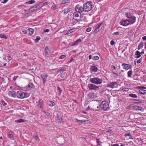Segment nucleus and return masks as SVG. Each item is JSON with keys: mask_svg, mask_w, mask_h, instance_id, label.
Returning a JSON list of instances; mask_svg holds the SVG:
<instances>
[{"mask_svg": "<svg viewBox=\"0 0 146 146\" xmlns=\"http://www.w3.org/2000/svg\"><path fill=\"white\" fill-rule=\"evenodd\" d=\"M144 49H143L142 50V51H141V52H140L141 53V54H142V55L143 54H144Z\"/></svg>", "mask_w": 146, "mask_h": 146, "instance_id": "obj_63", "label": "nucleus"}, {"mask_svg": "<svg viewBox=\"0 0 146 146\" xmlns=\"http://www.w3.org/2000/svg\"><path fill=\"white\" fill-rule=\"evenodd\" d=\"M40 38L39 36H37L36 37V38L35 40V41H36V42H38L39 40H40Z\"/></svg>", "mask_w": 146, "mask_h": 146, "instance_id": "obj_40", "label": "nucleus"}, {"mask_svg": "<svg viewBox=\"0 0 146 146\" xmlns=\"http://www.w3.org/2000/svg\"><path fill=\"white\" fill-rule=\"evenodd\" d=\"M111 69H113L114 70H115L116 69V67L114 65H111Z\"/></svg>", "mask_w": 146, "mask_h": 146, "instance_id": "obj_50", "label": "nucleus"}, {"mask_svg": "<svg viewBox=\"0 0 146 146\" xmlns=\"http://www.w3.org/2000/svg\"><path fill=\"white\" fill-rule=\"evenodd\" d=\"M127 20L129 25L133 24L134 23L135 21L136 17L134 16L129 18V19Z\"/></svg>", "mask_w": 146, "mask_h": 146, "instance_id": "obj_8", "label": "nucleus"}, {"mask_svg": "<svg viewBox=\"0 0 146 146\" xmlns=\"http://www.w3.org/2000/svg\"><path fill=\"white\" fill-rule=\"evenodd\" d=\"M81 40L80 39H78L73 44V45L74 46L75 45H77L78 44V42H81Z\"/></svg>", "mask_w": 146, "mask_h": 146, "instance_id": "obj_33", "label": "nucleus"}, {"mask_svg": "<svg viewBox=\"0 0 146 146\" xmlns=\"http://www.w3.org/2000/svg\"><path fill=\"white\" fill-rule=\"evenodd\" d=\"M103 23H98L96 27V28H98V29H100V28L101 26L102 25V24Z\"/></svg>", "mask_w": 146, "mask_h": 146, "instance_id": "obj_39", "label": "nucleus"}, {"mask_svg": "<svg viewBox=\"0 0 146 146\" xmlns=\"http://www.w3.org/2000/svg\"><path fill=\"white\" fill-rule=\"evenodd\" d=\"M125 136L126 137H128V138H127L128 139H133L131 135L129 133H127L126 134H125Z\"/></svg>", "mask_w": 146, "mask_h": 146, "instance_id": "obj_22", "label": "nucleus"}, {"mask_svg": "<svg viewBox=\"0 0 146 146\" xmlns=\"http://www.w3.org/2000/svg\"><path fill=\"white\" fill-rule=\"evenodd\" d=\"M49 31V30L48 29H46L44 31V32H48Z\"/></svg>", "mask_w": 146, "mask_h": 146, "instance_id": "obj_62", "label": "nucleus"}, {"mask_svg": "<svg viewBox=\"0 0 146 146\" xmlns=\"http://www.w3.org/2000/svg\"><path fill=\"white\" fill-rule=\"evenodd\" d=\"M48 46H46L45 49V54L46 56H47L48 54Z\"/></svg>", "mask_w": 146, "mask_h": 146, "instance_id": "obj_27", "label": "nucleus"}, {"mask_svg": "<svg viewBox=\"0 0 146 146\" xmlns=\"http://www.w3.org/2000/svg\"><path fill=\"white\" fill-rule=\"evenodd\" d=\"M100 29H98V28H96V29H95L94 33H97L99 31Z\"/></svg>", "mask_w": 146, "mask_h": 146, "instance_id": "obj_45", "label": "nucleus"}, {"mask_svg": "<svg viewBox=\"0 0 146 146\" xmlns=\"http://www.w3.org/2000/svg\"><path fill=\"white\" fill-rule=\"evenodd\" d=\"M26 120L23 119H18L17 120H16L15 121V122H18V123H23L24 122L26 121Z\"/></svg>", "mask_w": 146, "mask_h": 146, "instance_id": "obj_26", "label": "nucleus"}, {"mask_svg": "<svg viewBox=\"0 0 146 146\" xmlns=\"http://www.w3.org/2000/svg\"><path fill=\"white\" fill-rule=\"evenodd\" d=\"M120 24L121 25L124 26H126L129 25L127 20H122L120 22Z\"/></svg>", "mask_w": 146, "mask_h": 146, "instance_id": "obj_12", "label": "nucleus"}, {"mask_svg": "<svg viewBox=\"0 0 146 146\" xmlns=\"http://www.w3.org/2000/svg\"><path fill=\"white\" fill-rule=\"evenodd\" d=\"M91 30H92V28L88 27L86 29V31L87 32H90L91 31Z\"/></svg>", "mask_w": 146, "mask_h": 146, "instance_id": "obj_44", "label": "nucleus"}, {"mask_svg": "<svg viewBox=\"0 0 146 146\" xmlns=\"http://www.w3.org/2000/svg\"><path fill=\"white\" fill-rule=\"evenodd\" d=\"M69 1L68 0H62L61 1L62 4H65L69 3Z\"/></svg>", "mask_w": 146, "mask_h": 146, "instance_id": "obj_38", "label": "nucleus"}, {"mask_svg": "<svg viewBox=\"0 0 146 146\" xmlns=\"http://www.w3.org/2000/svg\"><path fill=\"white\" fill-rule=\"evenodd\" d=\"M8 95L11 97L15 98L17 97V93L14 91H9L8 93Z\"/></svg>", "mask_w": 146, "mask_h": 146, "instance_id": "obj_10", "label": "nucleus"}, {"mask_svg": "<svg viewBox=\"0 0 146 146\" xmlns=\"http://www.w3.org/2000/svg\"><path fill=\"white\" fill-rule=\"evenodd\" d=\"M142 39L143 40H146V36L143 37Z\"/></svg>", "mask_w": 146, "mask_h": 146, "instance_id": "obj_61", "label": "nucleus"}, {"mask_svg": "<svg viewBox=\"0 0 146 146\" xmlns=\"http://www.w3.org/2000/svg\"><path fill=\"white\" fill-rule=\"evenodd\" d=\"M132 70H129L127 72V76L128 77H130L132 75Z\"/></svg>", "mask_w": 146, "mask_h": 146, "instance_id": "obj_36", "label": "nucleus"}, {"mask_svg": "<svg viewBox=\"0 0 146 146\" xmlns=\"http://www.w3.org/2000/svg\"><path fill=\"white\" fill-rule=\"evenodd\" d=\"M90 70L93 72H97L98 70V68L95 66H93L91 67Z\"/></svg>", "mask_w": 146, "mask_h": 146, "instance_id": "obj_20", "label": "nucleus"}, {"mask_svg": "<svg viewBox=\"0 0 146 146\" xmlns=\"http://www.w3.org/2000/svg\"><path fill=\"white\" fill-rule=\"evenodd\" d=\"M47 104L50 106H53L55 104V103L54 102L50 101H48Z\"/></svg>", "mask_w": 146, "mask_h": 146, "instance_id": "obj_23", "label": "nucleus"}, {"mask_svg": "<svg viewBox=\"0 0 146 146\" xmlns=\"http://www.w3.org/2000/svg\"><path fill=\"white\" fill-rule=\"evenodd\" d=\"M30 94L29 93L23 92L22 91H18L17 93V97L18 98L23 99L29 97Z\"/></svg>", "mask_w": 146, "mask_h": 146, "instance_id": "obj_2", "label": "nucleus"}, {"mask_svg": "<svg viewBox=\"0 0 146 146\" xmlns=\"http://www.w3.org/2000/svg\"><path fill=\"white\" fill-rule=\"evenodd\" d=\"M110 146H119V145L117 144H112Z\"/></svg>", "mask_w": 146, "mask_h": 146, "instance_id": "obj_60", "label": "nucleus"}, {"mask_svg": "<svg viewBox=\"0 0 146 146\" xmlns=\"http://www.w3.org/2000/svg\"><path fill=\"white\" fill-rule=\"evenodd\" d=\"M101 108L104 110L106 111L109 108L108 103L106 101H103L100 105Z\"/></svg>", "mask_w": 146, "mask_h": 146, "instance_id": "obj_5", "label": "nucleus"}, {"mask_svg": "<svg viewBox=\"0 0 146 146\" xmlns=\"http://www.w3.org/2000/svg\"><path fill=\"white\" fill-rule=\"evenodd\" d=\"M135 54L136 56L135 58H139L142 55L140 52L138 50H137L136 51Z\"/></svg>", "mask_w": 146, "mask_h": 146, "instance_id": "obj_16", "label": "nucleus"}, {"mask_svg": "<svg viewBox=\"0 0 146 146\" xmlns=\"http://www.w3.org/2000/svg\"><path fill=\"white\" fill-rule=\"evenodd\" d=\"M66 56L65 55H62L60 57L59 59H62L64 58Z\"/></svg>", "mask_w": 146, "mask_h": 146, "instance_id": "obj_47", "label": "nucleus"}, {"mask_svg": "<svg viewBox=\"0 0 146 146\" xmlns=\"http://www.w3.org/2000/svg\"><path fill=\"white\" fill-rule=\"evenodd\" d=\"M122 66H123V68L125 69L126 70H128L130 67V66L129 64L125 63L122 64Z\"/></svg>", "mask_w": 146, "mask_h": 146, "instance_id": "obj_15", "label": "nucleus"}, {"mask_svg": "<svg viewBox=\"0 0 146 146\" xmlns=\"http://www.w3.org/2000/svg\"><path fill=\"white\" fill-rule=\"evenodd\" d=\"M27 31L29 34L31 35L33 34L34 30L33 29L29 28L28 29Z\"/></svg>", "mask_w": 146, "mask_h": 146, "instance_id": "obj_21", "label": "nucleus"}, {"mask_svg": "<svg viewBox=\"0 0 146 146\" xmlns=\"http://www.w3.org/2000/svg\"><path fill=\"white\" fill-rule=\"evenodd\" d=\"M96 141H97V142L98 143V144L100 143V140L98 139H97Z\"/></svg>", "mask_w": 146, "mask_h": 146, "instance_id": "obj_64", "label": "nucleus"}, {"mask_svg": "<svg viewBox=\"0 0 146 146\" xmlns=\"http://www.w3.org/2000/svg\"><path fill=\"white\" fill-rule=\"evenodd\" d=\"M139 92L141 94H144L146 93V90L144 89L143 88H139Z\"/></svg>", "mask_w": 146, "mask_h": 146, "instance_id": "obj_17", "label": "nucleus"}, {"mask_svg": "<svg viewBox=\"0 0 146 146\" xmlns=\"http://www.w3.org/2000/svg\"><path fill=\"white\" fill-rule=\"evenodd\" d=\"M8 0H0V1L1 3L4 4L6 3Z\"/></svg>", "mask_w": 146, "mask_h": 146, "instance_id": "obj_43", "label": "nucleus"}, {"mask_svg": "<svg viewBox=\"0 0 146 146\" xmlns=\"http://www.w3.org/2000/svg\"><path fill=\"white\" fill-rule=\"evenodd\" d=\"M76 121L78 122H81L82 123H85L86 122V120H78L77 119H76Z\"/></svg>", "mask_w": 146, "mask_h": 146, "instance_id": "obj_35", "label": "nucleus"}, {"mask_svg": "<svg viewBox=\"0 0 146 146\" xmlns=\"http://www.w3.org/2000/svg\"><path fill=\"white\" fill-rule=\"evenodd\" d=\"M129 96L133 98H136L137 97V96L136 94H129Z\"/></svg>", "mask_w": 146, "mask_h": 146, "instance_id": "obj_31", "label": "nucleus"}, {"mask_svg": "<svg viewBox=\"0 0 146 146\" xmlns=\"http://www.w3.org/2000/svg\"><path fill=\"white\" fill-rule=\"evenodd\" d=\"M92 59L93 60H98L99 59V58L98 56H95L93 57L92 58Z\"/></svg>", "mask_w": 146, "mask_h": 146, "instance_id": "obj_42", "label": "nucleus"}, {"mask_svg": "<svg viewBox=\"0 0 146 146\" xmlns=\"http://www.w3.org/2000/svg\"><path fill=\"white\" fill-rule=\"evenodd\" d=\"M115 42L113 40H112L110 42V44L111 45H113L115 44Z\"/></svg>", "mask_w": 146, "mask_h": 146, "instance_id": "obj_48", "label": "nucleus"}, {"mask_svg": "<svg viewBox=\"0 0 146 146\" xmlns=\"http://www.w3.org/2000/svg\"><path fill=\"white\" fill-rule=\"evenodd\" d=\"M83 7L84 12H88L90 11L92 9V3L90 1L87 2L84 4Z\"/></svg>", "mask_w": 146, "mask_h": 146, "instance_id": "obj_4", "label": "nucleus"}, {"mask_svg": "<svg viewBox=\"0 0 146 146\" xmlns=\"http://www.w3.org/2000/svg\"><path fill=\"white\" fill-rule=\"evenodd\" d=\"M22 32L24 34H27V30L25 29L23 30Z\"/></svg>", "mask_w": 146, "mask_h": 146, "instance_id": "obj_51", "label": "nucleus"}, {"mask_svg": "<svg viewBox=\"0 0 146 146\" xmlns=\"http://www.w3.org/2000/svg\"><path fill=\"white\" fill-rule=\"evenodd\" d=\"M114 34L116 35H119V32H116L114 33Z\"/></svg>", "mask_w": 146, "mask_h": 146, "instance_id": "obj_58", "label": "nucleus"}, {"mask_svg": "<svg viewBox=\"0 0 146 146\" xmlns=\"http://www.w3.org/2000/svg\"><path fill=\"white\" fill-rule=\"evenodd\" d=\"M126 16L127 17L129 18L131 17H133V16L130 13H127L125 14Z\"/></svg>", "mask_w": 146, "mask_h": 146, "instance_id": "obj_30", "label": "nucleus"}, {"mask_svg": "<svg viewBox=\"0 0 146 146\" xmlns=\"http://www.w3.org/2000/svg\"><path fill=\"white\" fill-rule=\"evenodd\" d=\"M44 112L47 116H48L50 115V113H49L48 112H46L45 111H44Z\"/></svg>", "mask_w": 146, "mask_h": 146, "instance_id": "obj_55", "label": "nucleus"}, {"mask_svg": "<svg viewBox=\"0 0 146 146\" xmlns=\"http://www.w3.org/2000/svg\"><path fill=\"white\" fill-rule=\"evenodd\" d=\"M117 84L116 82H112L110 84H108V87L112 88H113L115 87V86Z\"/></svg>", "mask_w": 146, "mask_h": 146, "instance_id": "obj_14", "label": "nucleus"}, {"mask_svg": "<svg viewBox=\"0 0 146 146\" xmlns=\"http://www.w3.org/2000/svg\"><path fill=\"white\" fill-rule=\"evenodd\" d=\"M18 77V76H15L13 78V80H14V81H15Z\"/></svg>", "mask_w": 146, "mask_h": 146, "instance_id": "obj_52", "label": "nucleus"}, {"mask_svg": "<svg viewBox=\"0 0 146 146\" xmlns=\"http://www.w3.org/2000/svg\"><path fill=\"white\" fill-rule=\"evenodd\" d=\"M7 57L8 60L9 61L11 60L12 59L11 57L10 56H8Z\"/></svg>", "mask_w": 146, "mask_h": 146, "instance_id": "obj_53", "label": "nucleus"}, {"mask_svg": "<svg viewBox=\"0 0 146 146\" xmlns=\"http://www.w3.org/2000/svg\"><path fill=\"white\" fill-rule=\"evenodd\" d=\"M132 109L133 110L141 111H143L144 110L143 109L141 106H132Z\"/></svg>", "mask_w": 146, "mask_h": 146, "instance_id": "obj_11", "label": "nucleus"}, {"mask_svg": "<svg viewBox=\"0 0 146 146\" xmlns=\"http://www.w3.org/2000/svg\"><path fill=\"white\" fill-rule=\"evenodd\" d=\"M70 11V9H64L63 11H62V12L64 14H67L68 12Z\"/></svg>", "mask_w": 146, "mask_h": 146, "instance_id": "obj_29", "label": "nucleus"}, {"mask_svg": "<svg viewBox=\"0 0 146 146\" xmlns=\"http://www.w3.org/2000/svg\"><path fill=\"white\" fill-rule=\"evenodd\" d=\"M35 1L34 0H31L30 1L25 2V4L30 5L35 3Z\"/></svg>", "mask_w": 146, "mask_h": 146, "instance_id": "obj_28", "label": "nucleus"}, {"mask_svg": "<svg viewBox=\"0 0 146 146\" xmlns=\"http://www.w3.org/2000/svg\"><path fill=\"white\" fill-rule=\"evenodd\" d=\"M8 136L9 138H12L13 136V135L12 134H8Z\"/></svg>", "mask_w": 146, "mask_h": 146, "instance_id": "obj_56", "label": "nucleus"}, {"mask_svg": "<svg viewBox=\"0 0 146 146\" xmlns=\"http://www.w3.org/2000/svg\"><path fill=\"white\" fill-rule=\"evenodd\" d=\"M143 46V42H141L138 45V50H139L140 49L142 48Z\"/></svg>", "mask_w": 146, "mask_h": 146, "instance_id": "obj_24", "label": "nucleus"}, {"mask_svg": "<svg viewBox=\"0 0 146 146\" xmlns=\"http://www.w3.org/2000/svg\"><path fill=\"white\" fill-rule=\"evenodd\" d=\"M141 60H142V59H141V58H140V59H139V60H137V61L136 62L137 64H139V63H140Z\"/></svg>", "mask_w": 146, "mask_h": 146, "instance_id": "obj_49", "label": "nucleus"}, {"mask_svg": "<svg viewBox=\"0 0 146 146\" xmlns=\"http://www.w3.org/2000/svg\"><path fill=\"white\" fill-rule=\"evenodd\" d=\"M120 89L122 90L123 91H125L126 92L128 91L129 90L128 88L123 87H121L120 88Z\"/></svg>", "mask_w": 146, "mask_h": 146, "instance_id": "obj_34", "label": "nucleus"}, {"mask_svg": "<svg viewBox=\"0 0 146 146\" xmlns=\"http://www.w3.org/2000/svg\"><path fill=\"white\" fill-rule=\"evenodd\" d=\"M84 7L80 5H78L75 7V10L77 12L79 13H80L83 12H84Z\"/></svg>", "mask_w": 146, "mask_h": 146, "instance_id": "obj_6", "label": "nucleus"}, {"mask_svg": "<svg viewBox=\"0 0 146 146\" xmlns=\"http://www.w3.org/2000/svg\"><path fill=\"white\" fill-rule=\"evenodd\" d=\"M100 106L98 104H95L93 106L92 109L94 110L98 111L100 109Z\"/></svg>", "mask_w": 146, "mask_h": 146, "instance_id": "obj_13", "label": "nucleus"}, {"mask_svg": "<svg viewBox=\"0 0 146 146\" xmlns=\"http://www.w3.org/2000/svg\"><path fill=\"white\" fill-rule=\"evenodd\" d=\"M132 105L130 104L129 106H127V109H129L131 108H132V107L131 106Z\"/></svg>", "mask_w": 146, "mask_h": 146, "instance_id": "obj_59", "label": "nucleus"}, {"mask_svg": "<svg viewBox=\"0 0 146 146\" xmlns=\"http://www.w3.org/2000/svg\"><path fill=\"white\" fill-rule=\"evenodd\" d=\"M88 97L91 98H96V96L94 93H91L88 94Z\"/></svg>", "mask_w": 146, "mask_h": 146, "instance_id": "obj_18", "label": "nucleus"}, {"mask_svg": "<svg viewBox=\"0 0 146 146\" xmlns=\"http://www.w3.org/2000/svg\"><path fill=\"white\" fill-rule=\"evenodd\" d=\"M111 76L112 77L116 79L119 77V76L117 73L113 72L111 73Z\"/></svg>", "mask_w": 146, "mask_h": 146, "instance_id": "obj_19", "label": "nucleus"}, {"mask_svg": "<svg viewBox=\"0 0 146 146\" xmlns=\"http://www.w3.org/2000/svg\"><path fill=\"white\" fill-rule=\"evenodd\" d=\"M34 138L35 140L37 142H38L39 141V138L37 135V134H35V135Z\"/></svg>", "mask_w": 146, "mask_h": 146, "instance_id": "obj_32", "label": "nucleus"}, {"mask_svg": "<svg viewBox=\"0 0 146 146\" xmlns=\"http://www.w3.org/2000/svg\"><path fill=\"white\" fill-rule=\"evenodd\" d=\"M41 76L43 80V83L44 84L46 81L48 77L47 74L44 73L41 75Z\"/></svg>", "mask_w": 146, "mask_h": 146, "instance_id": "obj_9", "label": "nucleus"}, {"mask_svg": "<svg viewBox=\"0 0 146 146\" xmlns=\"http://www.w3.org/2000/svg\"><path fill=\"white\" fill-rule=\"evenodd\" d=\"M42 103H43V101L41 100H40L39 101V104L40 106V107L41 108H42Z\"/></svg>", "mask_w": 146, "mask_h": 146, "instance_id": "obj_37", "label": "nucleus"}, {"mask_svg": "<svg viewBox=\"0 0 146 146\" xmlns=\"http://www.w3.org/2000/svg\"><path fill=\"white\" fill-rule=\"evenodd\" d=\"M52 9H53L54 10L56 9V5L52 6Z\"/></svg>", "mask_w": 146, "mask_h": 146, "instance_id": "obj_57", "label": "nucleus"}, {"mask_svg": "<svg viewBox=\"0 0 146 146\" xmlns=\"http://www.w3.org/2000/svg\"><path fill=\"white\" fill-rule=\"evenodd\" d=\"M67 33H70L73 32V30L72 29H71L69 30H68L67 31Z\"/></svg>", "mask_w": 146, "mask_h": 146, "instance_id": "obj_46", "label": "nucleus"}, {"mask_svg": "<svg viewBox=\"0 0 146 146\" xmlns=\"http://www.w3.org/2000/svg\"><path fill=\"white\" fill-rule=\"evenodd\" d=\"M0 37L5 39H7V37L5 35H0Z\"/></svg>", "mask_w": 146, "mask_h": 146, "instance_id": "obj_41", "label": "nucleus"}, {"mask_svg": "<svg viewBox=\"0 0 146 146\" xmlns=\"http://www.w3.org/2000/svg\"><path fill=\"white\" fill-rule=\"evenodd\" d=\"M73 16V19L78 22L83 21L85 22H86L85 17L82 16L81 15H80L76 12L74 13Z\"/></svg>", "mask_w": 146, "mask_h": 146, "instance_id": "obj_1", "label": "nucleus"}, {"mask_svg": "<svg viewBox=\"0 0 146 146\" xmlns=\"http://www.w3.org/2000/svg\"><path fill=\"white\" fill-rule=\"evenodd\" d=\"M33 87V85L32 83L29 84L28 86L26 87L29 90H31Z\"/></svg>", "mask_w": 146, "mask_h": 146, "instance_id": "obj_25", "label": "nucleus"}, {"mask_svg": "<svg viewBox=\"0 0 146 146\" xmlns=\"http://www.w3.org/2000/svg\"><path fill=\"white\" fill-rule=\"evenodd\" d=\"M49 4V3L48 2H46L44 3L43 4V6H45L46 5H47Z\"/></svg>", "mask_w": 146, "mask_h": 146, "instance_id": "obj_54", "label": "nucleus"}, {"mask_svg": "<svg viewBox=\"0 0 146 146\" xmlns=\"http://www.w3.org/2000/svg\"><path fill=\"white\" fill-rule=\"evenodd\" d=\"M88 87L91 90H97L99 88V86L93 84H88Z\"/></svg>", "mask_w": 146, "mask_h": 146, "instance_id": "obj_7", "label": "nucleus"}, {"mask_svg": "<svg viewBox=\"0 0 146 146\" xmlns=\"http://www.w3.org/2000/svg\"><path fill=\"white\" fill-rule=\"evenodd\" d=\"M90 81L92 83L96 85H100L102 83L103 80L102 78L98 77L91 78Z\"/></svg>", "mask_w": 146, "mask_h": 146, "instance_id": "obj_3", "label": "nucleus"}]
</instances>
